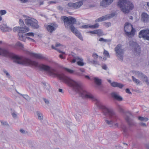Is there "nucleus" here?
<instances>
[{
    "instance_id": "29",
    "label": "nucleus",
    "mask_w": 149,
    "mask_h": 149,
    "mask_svg": "<svg viewBox=\"0 0 149 149\" xmlns=\"http://www.w3.org/2000/svg\"><path fill=\"white\" fill-rule=\"evenodd\" d=\"M132 78L133 81L136 84H139L140 83V81L138 79L136 78L134 76H132Z\"/></svg>"
},
{
    "instance_id": "1",
    "label": "nucleus",
    "mask_w": 149,
    "mask_h": 149,
    "mask_svg": "<svg viewBox=\"0 0 149 149\" xmlns=\"http://www.w3.org/2000/svg\"><path fill=\"white\" fill-rule=\"evenodd\" d=\"M51 76L57 77L63 82L72 87L80 96L83 98L89 99L94 102L97 106L102 109L104 115L108 116L109 120H105V122L108 125H112L116 120V115L113 110L102 104L100 100L92 94L86 91L82 87L80 82L74 81L63 73L60 74L56 70L51 68Z\"/></svg>"
},
{
    "instance_id": "45",
    "label": "nucleus",
    "mask_w": 149,
    "mask_h": 149,
    "mask_svg": "<svg viewBox=\"0 0 149 149\" xmlns=\"http://www.w3.org/2000/svg\"><path fill=\"white\" fill-rule=\"evenodd\" d=\"M93 56L95 59H97L98 56V55L95 53H93Z\"/></svg>"
},
{
    "instance_id": "32",
    "label": "nucleus",
    "mask_w": 149,
    "mask_h": 149,
    "mask_svg": "<svg viewBox=\"0 0 149 149\" xmlns=\"http://www.w3.org/2000/svg\"><path fill=\"white\" fill-rule=\"evenodd\" d=\"M16 45V46L19 47L21 48H23V45L20 42H17Z\"/></svg>"
},
{
    "instance_id": "49",
    "label": "nucleus",
    "mask_w": 149,
    "mask_h": 149,
    "mask_svg": "<svg viewBox=\"0 0 149 149\" xmlns=\"http://www.w3.org/2000/svg\"><path fill=\"white\" fill-rule=\"evenodd\" d=\"M125 91L126 93H128L129 94H132L131 92L130 91L129 89L128 88H126L125 89Z\"/></svg>"
},
{
    "instance_id": "13",
    "label": "nucleus",
    "mask_w": 149,
    "mask_h": 149,
    "mask_svg": "<svg viewBox=\"0 0 149 149\" xmlns=\"http://www.w3.org/2000/svg\"><path fill=\"white\" fill-rule=\"evenodd\" d=\"M107 81L109 83L111 86L113 87H118L121 89L124 86V85L117 82L113 81L112 82L111 80L108 79Z\"/></svg>"
},
{
    "instance_id": "58",
    "label": "nucleus",
    "mask_w": 149,
    "mask_h": 149,
    "mask_svg": "<svg viewBox=\"0 0 149 149\" xmlns=\"http://www.w3.org/2000/svg\"><path fill=\"white\" fill-rule=\"evenodd\" d=\"M76 74L78 75H79V76H83V75H83V74H81L80 73H76Z\"/></svg>"
},
{
    "instance_id": "15",
    "label": "nucleus",
    "mask_w": 149,
    "mask_h": 149,
    "mask_svg": "<svg viewBox=\"0 0 149 149\" xmlns=\"http://www.w3.org/2000/svg\"><path fill=\"white\" fill-rule=\"evenodd\" d=\"M112 98L114 100L118 101H121L123 100V98L116 92H113L111 94Z\"/></svg>"
},
{
    "instance_id": "39",
    "label": "nucleus",
    "mask_w": 149,
    "mask_h": 149,
    "mask_svg": "<svg viewBox=\"0 0 149 149\" xmlns=\"http://www.w3.org/2000/svg\"><path fill=\"white\" fill-rule=\"evenodd\" d=\"M68 6L70 8H74V3H68Z\"/></svg>"
},
{
    "instance_id": "59",
    "label": "nucleus",
    "mask_w": 149,
    "mask_h": 149,
    "mask_svg": "<svg viewBox=\"0 0 149 149\" xmlns=\"http://www.w3.org/2000/svg\"><path fill=\"white\" fill-rule=\"evenodd\" d=\"M79 70L81 71L82 72H84L85 71V70L84 69L80 68V69Z\"/></svg>"
},
{
    "instance_id": "23",
    "label": "nucleus",
    "mask_w": 149,
    "mask_h": 149,
    "mask_svg": "<svg viewBox=\"0 0 149 149\" xmlns=\"http://www.w3.org/2000/svg\"><path fill=\"white\" fill-rule=\"evenodd\" d=\"M0 29L3 32H6L7 26L6 24H3L0 25Z\"/></svg>"
},
{
    "instance_id": "56",
    "label": "nucleus",
    "mask_w": 149,
    "mask_h": 149,
    "mask_svg": "<svg viewBox=\"0 0 149 149\" xmlns=\"http://www.w3.org/2000/svg\"><path fill=\"white\" fill-rule=\"evenodd\" d=\"M59 56L61 59H64L65 58L63 56V55L62 54H60L59 55Z\"/></svg>"
},
{
    "instance_id": "55",
    "label": "nucleus",
    "mask_w": 149,
    "mask_h": 149,
    "mask_svg": "<svg viewBox=\"0 0 149 149\" xmlns=\"http://www.w3.org/2000/svg\"><path fill=\"white\" fill-rule=\"evenodd\" d=\"M58 91L60 92L61 93H63L64 92L63 90L60 88L59 89Z\"/></svg>"
},
{
    "instance_id": "25",
    "label": "nucleus",
    "mask_w": 149,
    "mask_h": 149,
    "mask_svg": "<svg viewBox=\"0 0 149 149\" xmlns=\"http://www.w3.org/2000/svg\"><path fill=\"white\" fill-rule=\"evenodd\" d=\"M97 34L99 36H102L104 35L103 32L101 30H96V34Z\"/></svg>"
},
{
    "instance_id": "60",
    "label": "nucleus",
    "mask_w": 149,
    "mask_h": 149,
    "mask_svg": "<svg viewBox=\"0 0 149 149\" xmlns=\"http://www.w3.org/2000/svg\"><path fill=\"white\" fill-rule=\"evenodd\" d=\"M85 77L86 78H87L88 79H90V78L89 77L88 75H85Z\"/></svg>"
},
{
    "instance_id": "26",
    "label": "nucleus",
    "mask_w": 149,
    "mask_h": 149,
    "mask_svg": "<svg viewBox=\"0 0 149 149\" xmlns=\"http://www.w3.org/2000/svg\"><path fill=\"white\" fill-rule=\"evenodd\" d=\"M3 71L4 73L6 74V76L7 78L9 79L10 78V76L9 73L6 70L4 69H3Z\"/></svg>"
},
{
    "instance_id": "6",
    "label": "nucleus",
    "mask_w": 149,
    "mask_h": 149,
    "mask_svg": "<svg viewBox=\"0 0 149 149\" xmlns=\"http://www.w3.org/2000/svg\"><path fill=\"white\" fill-rule=\"evenodd\" d=\"M124 30L126 34L128 36H133L134 35L135 30L133 28L131 24L126 23L124 27Z\"/></svg>"
},
{
    "instance_id": "50",
    "label": "nucleus",
    "mask_w": 149,
    "mask_h": 149,
    "mask_svg": "<svg viewBox=\"0 0 149 149\" xmlns=\"http://www.w3.org/2000/svg\"><path fill=\"white\" fill-rule=\"evenodd\" d=\"M88 128L90 129H93L94 128V127L91 124L89 126Z\"/></svg>"
},
{
    "instance_id": "51",
    "label": "nucleus",
    "mask_w": 149,
    "mask_h": 149,
    "mask_svg": "<svg viewBox=\"0 0 149 149\" xmlns=\"http://www.w3.org/2000/svg\"><path fill=\"white\" fill-rule=\"evenodd\" d=\"M140 124L141 125L143 126V127H146V124L145 123H140Z\"/></svg>"
},
{
    "instance_id": "61",
    "label": "nucleus",
    "mask_w": 149,
    "mask_h": 149,
    "mask_svg": "<svg viewBox=\"0 0 149 149\" xmlns=\"http://www.w3.org/2000/svg\"><path fill=\"white\" fill-rule=\"evenodd\" d=\"M66 124L68 125H70L71 124V123L70 122H68V123L66 122Z\"/></svg>"
},
{
    "instance_id": "36",
    "label": "nucleus",
    "mask_w": 149,
    "mask_h": 149,
    "mask_svg": "<svg viewBox=\"0 0 149 149\" xmlns=\"http://www.w3.org/2000/svg\"><path fill=\"white\" fill-rule=\"evenodd\" d=\"M25 35L33 37L34 36V33L32 32H29L25 34Z\"/></svg>"
},
{
    "instance_id": "48",
    "label": "nucleus",
    "mask_w": 149,
    "mask_h": 149,
    "mask_svg": "<svg viewBox=\"0 0 149 149\" xmlns=\"http://www.w3.org/2000/svg\"><path fill=\"white\" fill-rule=\"evenodd\" d=\"M43 100H44V101L45 102V103L46 104H49V102L48 100L46 99L45 98H44Z\"/></svg>"
},
{
    "instance_id": "12",
    "label": "nucleus",
    "mask_w": 149,
    "mask_h": 149,
    "mask_svg": "<svg viewBox=\"0 0 149 149\" xmlns=\"http://www.w3.org/2000/svg\"><path fill=\"white\" fill-rule=\"evenodd\" d=\"M70 29L71 31L73 32L82 41L83 40V39L81 33L79 31L74 27V26L71 25L70 26Z\"/></svg>"
},
{
    "instance_id": "4",
    "label": "nucleus",
    "mask_w": 149,
    "mask_h": 149,
    "mask_svg": "<svg viewBox=\"0 0 149 149\" xmlns=\"http://www.w3.org/2000/svg\"><path fill=\"white\" fill-rule=\"evenodd\" d=\"M114 50L116 54V56L118 59L122 61L123 59L124 51L122 48V45L120 44L117 45L115 47Z\"/></svg>"
},
{
    "instance_id": "54",
    "label": "nucleus",
    "mask_w": 149,
    "mask_h": 149,
    "mask_svg": "<svg viewBox=\"0 0 149 149\" xmlns=\"http://www.w3.org/2000/svg\"><path fill=\"white\" fill-rule=\"evenodd\" d=\"M20 1L22 3H25L28 1V0H20Z\"/></svg>"
},
{
    "instance_id": "5",
    "label": "nucleus",
    "mask_w": 149,
    "mask_h": 149,
    "mask_svg": "<svg viewBox=\"0 0 149 149\" xmlns=\"http://www.w3.org/2000/svg\"><path fill=\"white\" fill-rule=\"evenodd\" d=\"M130 46L132 49L134 54L136 56L140 55L141 53L140 47L136 42L131 40L129 42Z\"/></svg>"
},
{
    "instance_id": "20",
    "label": "nucleus",
    "mask_w": 149,
    "mask_h": 149,
    "mask_svg": "<svg viewBox=\"0 0 149 149\" xmlns=\"http://www.w3.org/2000/svg\"><path fill=\"white\" fill-rule=\"evenodd\" d=\"M19 38V40L25 41L26 38V35L25 34H22L21 33H18Z\"/></svg>"
},
{
    "instance_id": "53",
    "label": "nucleus",
    "mask_w": 149,
    "mask_h": 149,
    "mask_svg": "<svg viewBox=\"0 0 149 149\" xmlns=\"http://www.w3.org/2000/svg\"><path fill=\"white\" fill-rule=\"evenodd\" d=\"M88 33H92L93 34H96V30L95 31H90L88 32Z\"/></svg>"
},
{
    "instance_id": "46",
    "label": "nucleus",
    "mask_w": 149,
    "mask_h": 149,
    "mask_svg": "<svg viewBox=\"0 0 149 149\" xmlns=\"http://www.w3.org/2000/svg\"><path fill=\"white\" fill-rule=\"evenodd\" d=\"M77 63L80 66H83L84 65V63L83 62L81 61H79L77 62Z\"/></svg>"
},
{
    "instance_id": "22",
    "label": "nucleus",
    "mask_w": 149,
    "mask_h": 149,
    "mask_svg": "<svg viewBox=\"0 0 149 149\" xmlns=\"http://www.w3.org/2000/svg\"><path fill=\"white\" fill-rule=\"evenodd\" d=\"M31 55L32 56L38 59H41L43 58V57H42V56L40 54L31 53Z\"/></svg>"
},
{
    "instance_id": "44",
    "label": "nucleus",
    "mask_w": 149,
    "mask_h": 149,
    "mask_svg": "<svg viewBox=\"0 0 149 149\" xmlns=\"http://www.w3.org/2000/svg\"><path fill=\"white\" fill-rule=\"evenodd\" d=\"M102 68L104 70H106L107 69V68L106 64H103L102 65Z\"/></svg>"
},
{
    "instance_id": "63",
    "label": "nucleus",
    "mask_w": 149,
    "mask_h": 149,
    "mask_svg": "<svg viewBox=\"0 0 149 149\" xmlns=\"http://www.w3.org/2000/svg\"><path fill=\"white\" fill-rule=\"evenodd\" d=\"M30 40L33 42H35V40L33 39H30Z\"/></svg>"
},
{
    "instance_id": "3",
    "label": "nucleus",
    "mask_w": 149,
    "mask_h": 149,
    "mask_svg": "<svg viewBox=\"0 0 149 149\" xmlns=\"http://www.w3.org/2000/svg\"><path fill=\"white\" fill-rule=\"evenodd\" d=\"M25 24L28 26H31L34 29H38L39 26L38 24V22L36 19L30 17H28L24 20Z\"/></svg>"
},
{
    "instance_id": "62",
    "label": "nucleus",
    "mask_w": 149,
    "mask_h": 149,
    "mask_svg": "<svg viewBox=\"0 0 149 149\" xmlns=\"http://www.w3.org/2000/svg\"><path fill=\"white\" fill-rule=\"evenodd\" d=\"M60 45V44H56V47H58Z\"/></svg>"
},
{
    "instance_id": "35",
    "label": "nucleus",
    "mask_w": 149,
    "mask_h": 149,
    "mask_svg": "<svg viewBox=\"0 0 149 149\" xmlns=\"http://www.w3.org/2000/svg\"><path fill=\"white\" fill-rule=\"evenodd\" d=\"M52 48L53 49H54L58 51L59 52L62 53L63 54H65V52H62L60 50H58L57 48H55L54 46L53 45L52 46Z\"/></svg>"
},
{
    "instance_id": "47",
    "label": "nucleus",
    "mask_w": 149,
    "mask_h": 149,
    "mask_svg": "<svg viewBox=\"0 0 149 149\" xmlns=\"http://www.w3.org/2000/svg\"><path fill=\"white\" fill-rule=\"evenodd\" d=\"M12 116L14 118H17V115L15 112H13L12 113Z\"/></svg>"
},
{
    "instance_id": "30",
    "label": "nucleus",
    "mask_w": 149,
    "mask_h": 149,
    "mask_svg": "<svg viewBox=\"0 0 149 149\" xmlns=\"http://www.w3.org/2000/svg\"><path fill=\"white\" fill-rule=\"evenodd\" d=\"M99 26V24L98 23H96L95 24L90 25L91 29H97L98 28Z\"/></svg>"
},
{
    "instance_id": "14",
    "label": "nucleus",
    "mask_w": 149,
    "mask_h": 149,
    "mask_svg": "<svg viewBox=\"0 0 149 149\" xmlns=\"http://www.w3.org/2000/svg\"><path fill=\"white\" fill-rule=\"evenodd\" d=\"M132 116L131 113L128 112L126 114L125 118V120L127 121L128 124L130 126L134 125L135 124V123L133 121L132 119L130 117Z\"/></svg>"
},
{
    "instance_id": "16",
    "label": "nucleus",
    "mask_w": 149,
    "mask_h": 149,
    "mask_svg": "<svg viewBox=\"0 0 149 149\" xmlns=\"http://www.w3.org/2000/svg\"><path fill=\"white\" fill-rule=\"evenodd\" d=\"M113 1V0H102L100 3V5L106 7L110 5Z\"/></svg>"
},
{
    "instance_id": "42",
    "label": "nucleus",
    "mask_w": 149,
    "mask_h": 149,
    "mask_svg": "<svg viewBox=\"0 0 149 149\" xmlns=\"http://www.w3.org/2000/svg\"><path fill=\"white\" fill-rule=\"evenodd\" d=\"M104 54L109 57L110 56L109 54L108 51L105 50H104Z\"/></svg>"
},
{
    "instance_id": "28",
    "label": "nucleus",
    "mask_w": 149,
    "mask_h": 149,
    "mask_svg": "<svg viewBox=\"0 0 149 149\" xmlns=\"http://www.w3.org/2000/svg\"><path fill=\"white\" fill-rule=\"evenodd\" d=\"M138 119L140 120L146 122L148 120V119L147 118H144L141 116L139 117Z\"/></svg>"
},
{
    "instance_id": "40",
    "label": "nucleus",
    "mask_w": 149,
    "mask_h": 149,
    "mask_svg": "<svg viewBox=\"0 0 149 149\" xmlns=\"http://www.w3.org/2000/svg\"><path fill=\"white\" fill-rule=\"evenodd\" d=\"M91 62L92 63H93L94 65L95 66L100 65L99 63H98L97 61H96L93 60L92 61H91Z\"/></svg>"
},
{
    "instance_id": "41",
    "label": "nucleus",
    "mask_w": 149,
    "mask_h": 149,
    "mask_svg": "<svg viewBox=\"0 0 149 149\" xmlns=\"http://www.w3.org/2000/svg\"><path fill=\"white\" fill-rule=\"evenodd\" d=\"M1 125H4V126H8V123L6 121H1Z\"/></svg>"
},
{
    "instance_id": "24",
    "label": "nucleus",
    "mask_w": 149,
    "mask_h": 149,
    "mask_svg": "<svg viewBox=\"0 0 149 149\" xmlns=\"http://www.w3.org/2000/svg\"><path fill=\"white\" fill-rule=\"evenodd\" d=\"M99 40L100 42H103L106 43L110 42L111 41V40L110 39H105L102 38H100Z\"/></svg>"
},
{
    "instance_id": "9",
    "label": "nucleus",
    "mask_w": 149,
    "mask_h": 149,
    "mask_svg": "<svg viewBox=\"0 0 149 149\" xmlns=\"http://www.w3.org/2000/svg\"><path fill=\"white\" fill-rule=\"evenodd\" d=\"M139 37L144 39L149 40V30L146 29L141 31L139 33Z\"/></svg>"
},
{
    "instance_id": "2",
    "label": "nucleus",
    "mask_w": 149,
    "mask_h": 149,
    "mask_svg": "<svg viewBox=\"0 0 149 149\" xmlns=\"http://www.w3.org/2000/svg\"><path fill=\"white\" fill-rule=\"evenodd\" d=\"M117 5L125 13H128L134 7L133 4L129 0H119Z\"/></svg>"
},
{
    "instance_id": "64",
    "label": "nucleus",
    "mask_w": 149,
    "mask_h": 149,
    "mask_svg": "<svg viewBox=\"0 0 149 149\" xmlns=\"http://www.w3.org/2000/svg\"><path fill=\"white\" fill-rule=\"evenodd\" d=\"M23 95L24 96H24L23 97H24L25 98H26V97H28V95Z\"/></svg>"
},
{
    "instance_id": "18",
    "label": "nucleus",
    "mask_w": 149,
    "mask_h": 149,
    "mask_svg": "<svg viewBox=\"0 0 149 149\" xmlns=\"http://www.w3.org/2000/svg\"><path fill=\"white\" fill-rule=\"evenodd\" d=\"M95 83L98 86H100L102 84V80L97 77H94L93 78Z\"/></svg>"
},
{
    "instance_id": "8",
    "label": "nucleus",
    "mask_w": 149,
    "mask_h": 149,
    "mask_svg": "<svg viewBox=\"0 0 149 149\" xmlns=\"http://www.w3.org/2000/svg\"><path fill=\"white\" fill-rule=\"evenodd\" d=\"M133 73L135 76H136L138 78H140L141 79H143L146 84L148 85H149V82H148V77L143 73L137 71H133Z\"/></svg>"
},
{
    "instance_id": "11",
    "label": "nucleus",
    "mask_w": 149,
    "mask_h": 149,
    "mask_svg": "<svg viewBox=\"0 0 149 149\" xmlns=\"http://www.w3.org/2000/svg\"><path fill=\"white\" fill-rule=\"evenodd\" d=\"M115 15V14L114 13L107 15L98 18L95 20V22H97L106 20L113 17Z\"/></svg>"
},
{
    "instance_id": "33",
    "label": "nucleus",
    "mask_w": 149,
    "mask_h": 149,
    "mask_svg": "<svg viewBox=\"0 0 149 149\" xmlns=\"http://www.w3.org/2000/svg\"><path fill=\"white\" fill-rule=\"evenodd\" d=\"M76 118L78 122H79L81 120V116L80 115L78 114L77 115H76Z\"/></svg>"
},
{
    "instance_id": "27",
    "label": "nucleus",
    "mask_w": 149,
    "mask_h": 149,
    "mask_svg": "<svg viewBox=\"0 0 149 149\" xmlns=\"http://www.w3.org/2000/svg\"><path fill=\"white\" fill-rule=\"evenodd\" d=\"M36 113L38 119L40 120H42L43 118V116L41 113L38 111L36 112Z\"/></svg>"
},
{
    "instance_id": "19",
    "label": "nucleus",
    "mask_w": 149,
    "mask_h": 149,
    "mask_svg": "<svg viewBox=\"0 0 149 149\" xmlns=\"http://www.w3.org/2000/svg\"><path fill=\"white\" fill-rule=\"evenodd\" d=\"M83 3L82 1H79L74 3V8L77 9L79 8L82 5Z\"/></svg>"
},
{
    "instance_id": "57",
    "label": "nucleus",
    "mask_w": 149,
    "mask_h": 149,
    "mask_svg": "<svg viewBox=\"0 0 149 149\" xmlns=\"http://www.w3.org/2000/svg\"><path fill=\"white\" fill-rule=\"evenodd\" d=\"M77 59V58H76L75 59H74L73 60H72L71 62L72 63H74L76 62V60Z\"/></svg>"
},
{
    "instance_id": "7",
    "label": "nucleus",
    "mask_w": 149,
    "mask_h": 149,
    "mask_svg": "<svg viewBox=\"0 0 149 149\" xmlns=\"http://www.w3.org/2000/svg\"><path fill=\"white\" fill-rule=\"evenodd\" d=\"M63 21L64 22L65 26L66 24H72V25L76 23V19L72 17H66L63 16L62 17Z\"/></svg>"
},
{
    "instance_id": "38",
    "label": "nucleus",
    "mask_w": 149,
    "mask_h": 149,
    "mask_svg": "<svg viewBox=\"0 0 149 149\" xmlns=\"http://www.w3.org/2000/svg\"><path fill=\"white\" fill-rule=\"evenodd\" d=\"M6 13V11L5 10H0V15H4Z\"/></svg>"
},
{
    "instance_id": "31",
    "label": "nucleus",
    "mask_w": 149,
    "mask_h": 149,
    "mask_svg": "<svg viewBox=\"0 0 149 149\" xmlns=\"http://www.w3.org/2000/svg\"><path fill=\"white\" fill-rule=\"evenodd\" d=\"M63 69H64L68 72L71 74L72 73L74 72V71L73 70L68 69L66 68H63Z\"/></svg>"
},
{
    "instance_id": "43",
    "label": "nucleus",
    "mask_w": 149,
    "mask_h": 149,
    "mask_svg": "<svg viewBox=\"0 0 149 149\" xmlns=\"http://www.w3.org/2000/svg\"><path fill=\"white\" fill-rule=\"evenodd\" d=\"M123 130L124 132H127V129L126 127L124 126L122 127Z\"/></svg>"
},
{
    "instance_id": "52",
    "label": "nucleus",
    "mask_w": 149,
    "mask_h": 149,
    "mask_svg": "<svg viewBox=\"0 0 149 149\" xmlns=\"http://www.w3.org/2000/svg\"><path fill=\"white\" fill-rule=\"evenodd\" d=\"M20 132L22 133V134H25V131L23 129H20Z\"/></svg>"
},
{
    "instance_id": "17",
    "label": "nucleus",
    "mask_w": 149,
    "mask_h": 149,
    "mask_svg": "<svg viewBox=\"0 0 149 149\" xmlns=\"http://www.w3.org/2000/svg\"><path fill=\"white\" fill-rule=\"evenodd\" d=\"M141 20L144 22H148L149 21V16L148 14L143 13L141 15Z\"/></svg>"
},
{
    "instance_id": "37",
    "label": "nucleus",
    "mask_w": 149,
    "mask_h": 149,
    "mask_svg": "<svg viewBox=\"0 0 149 149\" xmlns=\"http://www.w3.org/2000/svg\"><path fill=\"white\" fill-rule=\"evenodd\" d=\"M19 23L20 26H23L24 25V22L21 19H20L19 20Z\"/></svg>"
},
{
    "instance_id": "34",
    "label": "nucleus",
    "mask_w": 149,
    "mask_h": 149,
    "mask_svg": "<svg viewBox=\"0 0 149 149\" xmlns=\"http://www.w3.org/2000/svg\"><path fill=\"white\" fill-rule=\"evenodd\" d=\"M82 29H87L88 28H90V25L89 24L86 25H83L81 26L80 27Z\"/></svg>"
},
{
    "instance_id": "21",
    "label": "nucleus",
    "mask_w": 149,
    "mask_h": 149,
    "mask_svg": "<svg viewBox=\"0 0 149 149\" xmlns=\"http://www.w3.org/2000/svg\"><path fill=\"white\" fill-rule=\"evenodd\" d=\"M46 28L47 30L51 33L55 30L54 27L51 25H48Z\"/></svg>"
},
{
    "instance_id": "10",
    "label": "nucleus",
    "mask_w": 149,
    "mask_h": 149,
    "mask_svg": "<svg viewBox=\"0 0 149 149\" xmlns=\"http://www.w3.org/2000/svg\"><path fill=\"white\" fill-rule=\"evenodd\" d=\"M13 31L15 32L17 31L18 33H24L29 31V29L27 26L24 27L22 26H16L13 28Z\"/></svg>"
}]
</instances>
